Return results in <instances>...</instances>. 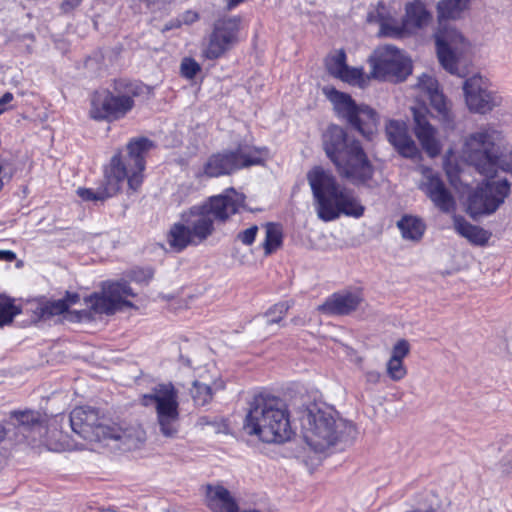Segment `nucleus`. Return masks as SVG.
I'll list each match as a JSON object with an SVG mask.
<instances>
[{
    "label": "nucleus",
    "mask_w": 512,
    "mask_h": 512,
    "mask_svg": "<svg viewBox=\"0 0 512 512\" xmlns=\"http://www.w3.org/2000/svg\"><path fill=\"white\" fill-rule=\"evenodd\" d=\"M412 71L411 61L396 47L387 45L385 53L373 65V76L403 81Z\"/></svg>",
    "instance_id": "a211bd4d"
},
{
    "label": "nucleus",
    "mask_w": 512,
    "mask_h": 512,
    "mask_svg": "<svg viewBox=\"0 0 512 512\" xmlns=\"http://www.w3.org/2000/svg\"><path fill=\"white\" fill-rule=\"evenodd\" d=\"M11 424L16 429L15 443L26 442L29 445L44 443L47 433L45 418L38 411H13L10 414Z\"/></svg>",
    "instance_id": "4468645a"
},
{
    "label": "nucleus",
    "mask_w": 512,
    "mask_h": 512,
    "mask_svg": "<svg viewBox=\"0 0 512 512\" xmlns=\"http://www.w3.org/2000/svg\"><path fill=\"white\" fill-rule=\"evenodd\" d=\"M409 31L408 27L404 26V22L401 26L393 25L388 22L381 23L380 34L386 37L400 38L405 32Z\"/></svg>",
    "instance_id": "ea45409f"
},
{
    "label": "nucleus",
    "mask_w": 512,
    "mask_h": 512,
    "mask_svg": "<svg viewBox=\"0 0 512 512\" xmlns=\"http://www.w3.org/2000/svg\"><path fill=\"white\" fill-rule=\"evenodd\" d=\"M243 429L266 443H283L290 439L292 429L285 402L275 396L255 395L249 403Z\"/></svg>",
    "instance_id": "20e7f679"
},
{
    "label": "nucleus",
    "mask_w": 512,
    "mask_h": 512,
    "mask_svg": "<svg viewBox=\"0 0 512 512\" xmlns=\"http://www.w3.org/2000/svg\"><path fill=\"white\" fill-rule=\"evenodd\" d=\"M409 351V343L405 339H401L397 341V343L393 346L390 358H395L403 361V359L408 355Z\"/></svg>",
    "instance_id": "79ce46f5"
},
{
    "label": "nucleus",
    "mask_w": 512,
    "mask_h": 512,
    "mask_svg": "<svg viewBox=\"0 0 512 512\" xmlns=\"http://www.w3.org/2000/svg\"><path fill=\"white\" fill-rule=\"evenodd\" d=\"M241 21L239 16H232L219 19L214 23L207 45L203 50L207 59L220 58L237 43Z\"/></svg>",
    "instance_id": "ddd939ff"
},
{
    "label": "nucleus",
    "mask_w": 512,
    "mask_h": 512,
    "mask_svg": "<svg viewBox=\"0 0 512 512\" xmlns=\"http://www.w3.org/2000/svg\"><path fill=\"white\" fill-rule=\"evenodd\" d=\"M151 93L152 89L141 82H118L115 91H109L114 121L124 118L134 108L137 100L148 99Z\"/></svg>",
    "instance_id": "2eb2a0df"
},
{
    "label": "nucleus",
    "mask_w": 512,
    "mask_h": 512,
    "mask_svg": "<svg viewBox=\"0 0 512 512\" xmlns=\"http://www.w3.org/2000/svg\"><path fill=\"white\" fill-rule=\"evenodd\" d=\"M198 19V14L192 11L185 12L181 17V23L191 24Z\"/></svg>",
    "instance_id": "3c124183"
},
{
    "label": "nucleus",
    "mask_w": 512,
    "mask_h": 512,
    "mask_svg": "<svg viewBox=\"0 0 512 512\" xmlns=\"http://www.w3.org/2000/svg\"><path fill=\"white\" fill-rule=\"evenodd\" d=\"M101 512H116L115 510H112V509H106V510H103Z\"/></svg>",
    "instance_id": "052dcab7"
},
{
    "label": "nucleus",
    "mask_w": 512,
    "mask_h": 512,
    "mask_svg": "<svg viewBox=\"0 0 512 512\" xmlns=\"http://www.w3.org/2000/svg\"><path fill=\"white\" fill-rule=\"evenodd\" d=\"M265 148H256L249 145H238L234 150H223L208 157L203 170L198 176L217 178L263 162Z\"/></svg>",
    "instance_id": "6e6552de"
},
{
    "label": "nucleus",
    "mask_w": 512,
    "mask_h": 512,
    "mask_svg": "<svg viewBox=\"0 0 512 512\" xmlns=\"http://www.w3.org/2000/svg\"><path fill=\"white\" fill-rule=\"evenodd\" d=\"M243 1L244 0H229L228 1V8L232 9V8L236 7L238 4H240Z\"/></svg>",
    "instance_id": "13d9d810"
},
{
    "label": "nucleus",
    "mask_w": 512,
    "mask_h": 512,
    "mask_svg": "<svg viewBox=\"0 0 512 512\" xmlns=\"http://www.w3.org/2000/svg\"><path fill=\"white\" fill-rule=\"evenodd\" d=\"M322 140L327 157L341 177L354 185L366 184L372 178L374 167L360 142L350 138L342 127L330 125Z\"/></svg>",
    "instance_id": "7ed1b4c3"
},
{
    "label": "nucleus",
    "mask_w": 512,
    "mask_h": 512,
    "mask_svg": "<svg viewBox=\"0 0 512 512\" xmlns=\"http://www.w3.org/2000/svg\"><path fill=\"white\" fill-rule=\"evenodd\" d=\"M68 310L66 300H52L40 303L34 313L40 320H47L53 316L61 315Z\"/></svg>",
    "instance_id": "2f4dec72"
},
{
    "label": "nucleus",
    "mask_w": 512,
    "mask_h": 512,
    "mask_svg": "<svg viewBox=\"0 0 512 512\" xmlns=\"http://www.w3.org/2000/svg\"><path fill=\"white\" fill-rule=\"evenodd\" d=\"M167 241L174 252H181L188 246H197L199 242L194 239L189 226L181 218L180 222L174 223L167 235Z\"/></svg>",
    "instance_id": "bb28decb"
},
{
    "label": "nucleus",
    "mask_w": 512,
    "mask_h": 512,
    "mask_svg": "<svg viewBox=\"0 0 512 512\" xmlns=\"http://www.w3.org/2000/svg\"><path fill=\"white\" fill-rule=\"evenodd\" d=\"M291 322L294 325H299V326H304L306 324L305 318H303L301 316H296V317L292 318Z\"/></svg>",
    "instance_id": "6e6d98bb"
},
{
    "label": "nucleus",
    "mask_w": 512,
    "mask_h": 512,
    "mask_svg": "<svg viewBox=\"0 0 512 512\" xmlns=\"http://www.w3.org/2000/svg\"><path fill=\"white\" fill-rule=\"evenodd\" d=\"M404 26L411 29H420L427 26L432 20V14L425 4L419 0L407 3L405 6Z\"/></svg>",
    "instance_id": "cd10ccee"
},
{
    "label": "nucleus",
    "mask_w": 512,
    "mask_h": 512,
    "mask_svg": "<svg viewBox=\"0 0 512 512\" xmlns=\"http://www.w3.org/2000/svg\"><path fill=\"white\" fill-rule=\"evenodd\" d=\"M14 96L10 92L4 93L0 98V112L3 113L7 110L6 105L13 100Z\"/></svg>",
    "instance_id": "8fccbe9b"
},
{
    "label": "nucleus",
    "mask_w": 512,
    "mask_h": 512,
    "mask_svg": "<svg viewBox=\"0 0 512 512\" xmlns=\"http://www.w3.org/2000/svg\"><path fill=\"white\" fill-rule=\"evenodd\" d=\"M79 299H80V297L77 293L67 292L66 296L64 298H62L61 300H66L67 304H68V308H69L71 305L76 304L79 301Z\"/></svg>",
    "instance_id": "864d4df0"
},
{
    "label": "nucleus",
    "mask_w": 512,
    "mask_h": 512,
    "mask_svg": "<svg viewBox=\"0 0 512 512\" xmlns=\"http://www.w3.org/2000/svg\"><path fill=\"white\" fill-rule=\"evenodd\" d=\"M157 423L163 436L173 438L179 431V409L156 412Z\"/></svg>",
    "instance_id": "c756f323"
},
{
    "label": "nucleus",
    "mask_w": 512,
    "mask_h": 512,
    "mask_svg": "<svg viewBox=\"0 0 512 512\" xmlns=\"http://www.w3.org/2000/svg\"><path fill=\"white\" fill-rule=\"evenodd\" d=\"M347 66L346 55L342 50L327 62L328 72L336 78L340 77V75L346 70Z\"/></svg>",
    "instance_id": "4c0bfd02"
},
{
    "label": "nucleus",
    "mask_w": 512,
    "mask_h": 512,
    "mask_svg": "<svg viewBox=\"0 0 512 512\" xmlns=\"http://www.w3.org/2000/svg\"><path fill=\"white\" fill-rule=\"evenodd\" d=\"M463 90L467 106L473 112L485 114L499 105L500 97L487 89L484 79L479 75L465 80Z\"/></svg>",
    "instance_id": "6ab92c4d"
},
{
    "label": "nucleus",
    "mask_w": 512,
    "mask_h": 512,
    "mask_svg": "<svg viewBox=\"0 0 512 512\" xmlns=\"http://www.w3.org/2000/svg\"><path fill=\"white\" fill-rule=\"evenodd\" d=\"M453 227L460 236L478 246L485 245L491 236L490 232L480 226L471 224L460 215L453 216Z\"/></svg>",
    "instance_id": "a878e982"
},
{
    "label": "nucleus",
    "mask_w": 512,
    "mask_h": 512,
    "mask_svg": "<svg viewBox=\"0 0 512 512\" xmlns=\"http://www.w3.org/2000/svg\"><path fill=\"white\" fill-rule=\"evenodd\" d=\"M501 134L485 127L467 137L463 153L466 160L487 178H494L500 169L512 172V153L500 152L498 142Z\"/></svg>",
    "instance_id": "423d86ee"
},
{
    "label": "nucleus",
    "mask_w": 512,
    "mask_h": 512,
    "mask_svg": "<svg viewBox=\"0 0 512 512\" xmlns=\"http://www.w3.org/2000/svg\"><path fill=\"white\" fill-rule=\"evenodd\" d=\"M181 75L186 79H193L201 70L200 65L192 58H184L181 63Z\"/></svg>",
    "instance_id": "a19ab883"
},
{
    "label": "nucleus",
    "mask_w": 512,
    "mask_h": 512,
    "mask_svg": "<svg viewBox=\"0 0 512 512\" xmlns=\"http://www.w3.org/2000/svg\"><path fill=\"white\" fill-rule=\"evenodd\" d=\"M136 294L126 281L105 282L100 293H94L85 298L86 303L97 314L113 315L124 306L133 307L127 297Z\"/></svg>",
    "instance_id": "9b49d317"
},
{
    "label": "nucleus",
    "mask_w": 512,
    "mask_h": 512,
    "mask_svg": "<svg viewBox=\"0 0 512 512\" xmlns=\"http://www.w3.org/2000/svg\"><path fill=\"white\" fill-rule=\"evenodd\" d=\"M20 310L10 299H0V327L12 322Z\"/></svg>",
    "instance_id": "e433bc0d"
},
{
    "label": "nucleus",
    "mask_w": 512,
    "mask_h": 512,
    "mask_svg": "<svg viewBox=\"0 0 512 512\" xmlns=\"http://www.w3.org/2000/svg\"><path fill=\"white\" fill-rule=\"evenodd\" d=\"M282 230L275 223L266 225V237L264 241V250L266 255H270L282 245Z\"/></svg>",
    "instance_id": "72a5a7b5"
},
{
    "label": "nucleus",
    "mask_w": 512,
    "mask_h": 512,
    "mask_svg": "<svg viewBox=\"0 0 512 512\" xmlns=\"http://www.w3.org/2000/svg\"><path fill=\"white\" fill-rule=\"evenodd\" d=\"M397 225L405 239L419 240L425 231L424 223L412 216H404Z\"/></svg>",
    "instance_id": "7c9ffc66"
},
{
    "label": "nucleus",
    "mask_w": 512,
    "mask_h": 512,
    "mask_svg": "<svg viewBox=\"0 0 512 512\" xmlns=\"http://www.w3.org/2000/svg\"><path fill=\"white\" fill-rule=\"evenodd\" d=\"M386 372L387 375L393 380V381H400L402 380L406 374L407 370L403 364V361L390 358L386 364Z\"/></svg>",
    "instance_id": "58836bf2"
},
{
    "label": "nucleus",
    "mask_w": 512,
    "mask_h": 512,
    "mask_svg": "<svg viewBox=\"0 0 512 512\" xmlns=\"http://www.w3.org/2000/svg\"><path fill=\"white\" fill-rule=\"evenodd\" d=\"M144 406L155 407L156 412L179 409L178 392L172 383H159L141 398Z\"/></svg>",
    "instance_id": "b1692460"
},
{
    "label": "nucleus",
    "mask_w": 512,
    "mask_h": 512,
    "mask_svg": "<svg viewBox=\"0 0 512 512\" xmlns=\"http://www.w3.org/2000/svg\"><path fill=\"white\" fill-rule=\"evenodd\" d=\"M317 216L324 222L338 219L342 214L360 218L364 206L351 189L341 186L336 178L321 167H315L307 174Z\"/></svg>",
    "instance_id": "f03ea898"
},
{
    "label": "nucleus",
    "mask_w": 512,
    "mask_h": 512,
    "mask_svg": "<svg viewBox=\"0 0 512 512\" xmlns=\"http://www.w3.org/2000/svg\"><path fill=\"white\" fill-rule=\"evenodd\" d=\"M257 232L258 227L253 225L250 228L238 233L237 239L240 240L244 245L250 246L254 243Z\"/></svg>",
    "instance_id": "37998d69"
},
{
    "label": "nucleus",
    "mask_w": 512,
    "mask_h": 512,
    "mask_svg": "<svg viewBox=\"0 0 512 512\" xmlns=\"http://www.w3.org/2000/svg\"><path fill=\"white\" fill-rule=\"evenodd\" d=\"M418 86L430 100L439 120L446 127L453 128V116L445 96L439 91L437 80L430 75L423 74L419 77Z\"/></svg>",
    "instance_id": "412c9836"
},
{
    "label": "nucleus",
    "mask_w": 512,
    "mask_h": 512,
    "mask_svg": "<svg viewBox=\"0 0 512 512\" xmlns=\"http://www.w3.org/2000/svg\"><path fill=\"white\" fill-rule=\"evenodd\" d=\"M386 137L395 150L405 158H415L419 154L415 141L408 133L404 121L389 120L385 126Z\"/></svg>",
    "instance_id": "4be33fe9"
},
{
    "label": "nucleus",
    "mask_w": 512,
    "mask_h": 512,
    "mask_svg": "<svg viewBox=\"0 0 512 512\" xmlns=\"http://www.w3.org/2000/svg\"><path fill=\"white\" fill-rule=\"evenodd\" d=\"M293 304V301H282L274 304L265 312L263 316L266 319V324L270 325L279 323L285 317Z\"/></svg>",
    "instance_id": "f704fd0d"
},
{
    "label": "nucleus",
    "mask_w": 512,
    "mask_h": 512,
    "mask_svg": "<svg viewBox=\"0 0 512 512\" xmlns=\"http://www.w3.org/2000/svg\"><path fill=\"white\" fill-rule=\"evenodd\" d=\"M510 187V182L506 178L485 181L470 193L467 200L468 214L472 218L493 214L508 197Z\"/></svg>",
    "instance_id": "1a4fd4ad"
},
{
    "label": "nucleus",
    "mask_w": 512,
    "mask_h": 512,
    "mask_svg": "<svg viewBox=\"0 0 512 512\" xmlns=\"http://www.w3.org/2000/svg\"><path fill=\"white\" fill-rule=\"evenodd\" d=\"M153 274L147 269H135L131 271L130 277L137 283H148Z\"/></svg>",
    "instance_id": "a18cd8bd"
},
{
    "label": "nucleus",
    "mask_w": 512,
    "mask_h": 512,
    "mask_svg": "<svg viewBox=\"0 0 512 512\" xmlns=\"http://www.w3.org/2000/svg\"><path fill=\"white\" fill-rule=\"evenodd\" d=\"M181 21L180 20H176L175 22H171L169 25H166L165 29L166 30H170L172 28H177V27H180L181 26Z\"/></svg>",
    "instance_id": "4d7b16f0"
},
{
    "label": "nucleus",
    "mask_w": 512,
    "mask_h": 512,
    "mask_svg": "<svg viewBox=\"0 0 512 512\" xmlns=\"http://www.w3.org/2000/svg\"><path fill=\"white\" fill-rule=\"evenodd\" d=\"M362 301L363 298L359 292H337L319 305L318 311L328 316L348 315L355 311Z\"/></svg>",
    "instance_id": "5701e85b"
},
{
    "label": "nucleus",
    "mask_w": 512,
    "mask_h": 512,
    "mask_svg": "<svg viewBox=\"0 0 512 512\" xmlns=\"http://www.w3.org/2000/svg\"><path fill=\"white\" fill-rule=\"evenodd\" d=\"M6 437L10 438L9 429H6L2 424H0V443H2Z\"/></svg>",
    "instance_id": "5fc2aeb1"
},
{
    "label": "nucleus",
    "mask_w": 512,
    "mask_h": 512,
    "mask_svg": "<svg viewBox=\"0 0 512 512\" xmlns=\"http://www.w3.org/2000/svg\"><path fill=\"white\" fill-rule=\"evenodd\" d=\"M437 56L442 67L449 73L459 75L458 56L465 50L463 35L455 28H445L435 35Z\"/></svg>",
    "instance_id": "dca6fc26"
},
{
    "label": "nucleus",
    "mask_w": 512,
    "mask_h": 512,
    "mask_svg": "<svg viewBox=\"0 0 512 512\" xmlns=\"http://www.w3.org/2000/svg\"><path fill=\"white\" fill-rule=\"evenodd\" d=\"M245 196L233 188L227 189L223 194L212 196L201 205L193 206L188 212L182 214L199 244L207 240L214 232V223L225 222L230 216L239 212L243 206Z\"/></svg>",
    "instance_id": "39448f33"
},
{
    "label": "nucleus",
    "mask_w": 512,
    "mask_h": 512,
    "mask_svg": "<svg viewBox=\"0 0 512 512\" xmlns=\"http://www.w3.org/2000/svg\"><path fill=\"white\" fill-rule=\"evenodd\" d=\"M469 0H442L438 4L441 18L457 19L468 8Z\"/></svg>",
    "instance_id": "473e14b6"
},
{
    "label": "nucleus",
    "mask_w": 512,
    "mask_h": 512,
    "mask_svg": "<svg viewBox=\"0 0 512 512\" xmlns=\"http://www.w3.org/2000/svg\"><path fill=\"white\" fill-rule=\"evenodd\" d=\"M153 147V142L146 137L131 139L127 144V155H114L105 168L104 187L97 191L79 188V197L85 201L105 200L116 194L125 180L136 191L143 181L146 155Z\"/></svg>",
    "instance_id": "f257e3e1"
},
{
    "label": "nucleus",
    "mask_w": 512,
    "mask_h": 512,
    "mask_svg": "<svg viewBox=\"0 0 512 512\" xmlns=\"http://www.w3.org/2000/svg\"><path fill=\"white\" fill-rule=\"evenodd\" d=\"M81 2L82 0H63L60 9L64 14H69L77 8Z\"/></svg>",
    "instance_id": "49530a36"
},
{
    "label": "nucleus",
    "mask_w": 512,
    "mask_h": 512,
    "mask_svg": "<svg viewBox=\"0 0 512 512\" xmlns=\"http://www.w3.org/2000/svg\"><path fill=\"white\" fill-rule=\"evenodd\" d=\"M411 112L414 121V134L422 149L432 158L438 156L441 152V143L436 128L428 120L427 107L424 105L413 106Z\"/></svg>",
    "instance_id": "aec40b11"
},
{
    "label": "nucleus",
    "mask_w": 512,
    "mask_h": 512,
    "mask_svg": "<svg viewBox=\"0 0 512 512\" xmlns=\"http://www.w3.org/2000/svg\"><path fill=\"white\" fill-rule=\"evenodd\" d=\"M110 101L108 90L95 92L90 101V117L96 121H114Z\"/></svg>",
    "instance_id": "c85d7f7f"
},
{
    "label": "nucleus",
    "mask_w": 512,
    "mask_h": 512,
    "mask_svg": "<svg viewBox=\"0 0 512 512\" xmlns=\"http://www.w3.org/2000/svg\"><path fill=\"white\" fill-rule=\"evenodd\" d=\"M119 442V448L130 451L139 448L146 440V433L138 424L122 427L120 425H109V432L106 433V440Z\"/></svg>",
    "instance_id": "393cba45"
},
{
    "label": "nucleus",
    "mask_w": 512,
    "mask_h": 512,
    "mask_svg": "<svg viewBox=\"0 0 512 512\" xmlns=\"http://www.w3.org/2000/svg\"><path fill=\"white\" fill-rule=\"evenodd\" d=\"M364 376L367 383L377 384L379 383L382 375L379 371L369 370L365 372Z\"/></svg>",
    "instance_id": "de8ad7c7"
},
{
    "label": "nucleus",
    "mask_w": 512,
    "mask_h": 512,
    "mask_svg": "<svg viewBox=\"0 0 512 512\" xmlns=\"http://www.w3.org/2000/svg\"><path fill=\"white\" fill-rule=\"evenodd\" d=\"M21 40H24V39H29L31 41L34 40V35L31 34V33H26V34H23L21 37H20Z\"/></svg>",
    "instance_id": "bf43d9fd"
},
{
    "label": "nucleus",
    "mask_w": 512,
    "mask_h": 512,
    "mask_svg": "<svg viewBox=\"0 0 512 512\" xmlns=\"http://www.w3.org/2000/svg\"><path fill=\"white\" fill-rule=\"evenodd\" d=\"M212 389L209 385L194 381L191 388V396L197 406H204L212 399Z\"/></svg>",
    "instance_id": "c9c22d12"
},
{
    "label": "nucleus",
    "mask_w": 512,
    "mask_h": 512,
    "mask_svg": "<svg viewBox=\"0 0 512 512\" xmlns=\"http://www.w3.org/2000/svg\"><path fill=\"white\" fill-rule=\"evenodd\" d=\"M16 259V254L11 250H0V260L12 262Z\"/></svg>",
    "instance_id": "603ef678"
},
{
    "label": "nucleus",
    "mask_w": 512,
    "mask_h": 512,
    "mask_svg": "<svg viewBox=\"0 0 512 512\" xmlns=\"http://www.w3.org/2000/svg\"><path fill=\"white\" fill-rule=\"evenodd\" d=\"M69 422L74 433L90 442L106 440V433L109 432L108 420L98 409L90 406L74 408Z\"/></svg>",
    "instance_id": "f8f14e48"
},
{
    "label": "nucleus",
    "mask_w": 512,
    "mask_h": 512,
    "mask_svg": "<svg viewBox=\"0 0 512 512\" xmlns=\"http://www.w3.org/2000/svg\"><path fill=\"white\" fill-rule=\"evenodd\" d=\"M301 424L307 444L319 452L338 442H350L356 432L352 423L335 419L331 412L323 411L316 405L304 411Z\"/></svg>",
    "instance_id": "0eeeda50"
},
{
    "label": "nucleus",
    "mask_w": 512,
    "mask_h": 512,
    "mask_svg": "<svg viewBox=\"0 0 512 512\" xmlns=\"http://www.w3.org/2000/svg\"><path fill=\"white\" fill-rule=\"evenodd\" d=\"M362 78V71L356 68L347 66L346 70L340 75L339 79L344 82L354 84Z\"/></svg>",
    "instance_id": "c03bdc74"
},
{
    "label": "nucleus",
    "mask_w": 512,
    "mask_h": 512,
    "mask_svg": "<svg viewBox=\"0 0 512 512\" xmlns=\"http://www.w3.org/2000/svg\"><path fill=\"white\" fill-rule=\"evenodd\" d=\"M501 469L504 474H512V451L503 458L501 463Z\"/></svg>",
    "instance_id": "09e8293b"
},
{
    "label": "nucleus",
    "mask_w": 512,
    "mask_h": 512,
    "mask_svg": "<svg viewBox=\"0 0 512 512\" xmlns=\"http://www.w3.org/2000/svg\"><path fill=\"white\" fill-rule=\"evenodd\" d=\"M421 173L419 189L439 211L445 214L453 212L456 207L455 199L440 175L429 167H422Z\"/></svg>",
    "instance_id": "f3484780"
},
{
    "label": "nucleus",
    "mask_w": 512,
    "mask_h": 512,
    "mask_svg": "<svg viewBox=\"0 0 512 512\" xmlns=\"http://www.w3.org/2000/svg\"><path fill=\"white\" fill-rule=\"evenodd\" d=\"M349 124L367 139L376 132L379 117L375 110L367 105H357L350 95L332 91L331 98Z\"/></svg>",
    "instance_id": "9d476101"
}]
</instances>
